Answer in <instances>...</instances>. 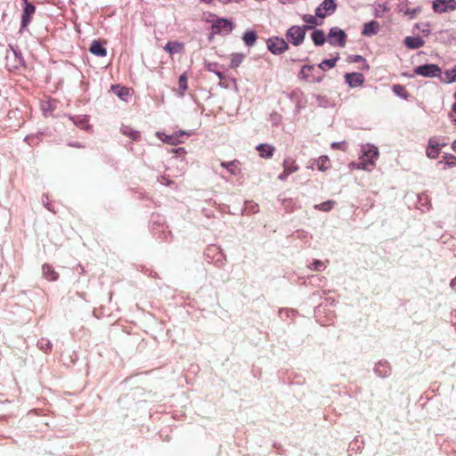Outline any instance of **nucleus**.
Here are the masks:
<instances>
[{
    "label": "nucleus",
    "mask_w": 456,
    "mask_h": 456,
    "mask_svg": "<svg viewBox=\"0 0 456 456\" xmlns=\"http://www.w3.org/2000/svg\"><path fill=\"white\" fill-rule=\"evenodd\" d=\"M379 150L376 146L365 144L362 146V155L357 165L358 169L370 171L375 167V162L379 157Z\"/></svg>",
    "instance_id": "f257e3e1"
},
{
    "label": "nucleus",
    "mask_w": 456,
    "mask_h": 456,
    "mask_svg": "<svg viewBox=\"0 0 456 456\" xmlns=\"http://www.w3.org/2000/svg\"><path fill=\"white\" fill-rule=\"evenodd\" d=\"M335 9L336 4H334L333 0H324L316 9V17L310 16V18L306 20V21L312 25H305L302 28H314V26L321 25V23L316 21V19H323L327 15L332 13Z\"/></svg>",
    "instance_id": "f03ea898"
},
{
    "label": "nucleus",
    "mask_w": 456,
    "mask_h": 456,
    "mask_svg": "<svg viewBox=\"0 0 456 456\" xmlns=\"http://www.w3.org/2000/svg\"><path fill=\"white\" fill-rule=\"evenodd\" d=\"M298 78L308 83H320L324 78V74L314 65H305L302 67Z\"/></svg>",
    "instance_id": "7ed1b4c3"
},
{
    "label": "nucleus",
    "mask_w": 456,
    "mask_h": 456,
    "mask_svg": "<svg viewBox=\"0 0 456 456\" xmlns=\"http://www.w3.org/2000/svg\"><path fill=\"white\" fill-rule=\"evenodd\" d=\"M268 49L273 54H281L288 49V43L278 37H271L266 42Z\"/></svg>",
    "instance_id": "20e7f679"
},
{
    "label": "nucleus",
    "mask_w": 456,
    "mask_h": 456,
    "mask_svg": "<svg viewBox=\"0 0 456 456\" xmlns=\"http://www.w3.org/2000/svg\"><path fill=\"white\" fill-rule=\"evenodd\" d=\"M445 146V143H440L435 137L428 140V143L426 150V155L428 158L436 159L438 158L441 148Z\"/></svg>",
    "instance_id": "39448f33"
},
{
    "label": "nucleus",
    "mask_w": 456,
    "mask_h": 456,
    "mask_svg": "<svg viewBox=\"0 0 456 456\" xmlns=\"http://www.w3.org/2000/svg\"><path fill=\"white\" fill-rule=\"evenodd\" d=\"M415 73L417 75H420L427 77H433L439 76L441 73V69L437 65L435 64H426L422 66H418L415 69Z\"/></svg>",
    "instance_id": "423d86ee"
},
{
    "label": "nucleus",
    "mask_w": 456,
    "mask_h": 456,
    "mask_svg": "<svg viewBox=\"0 0 456 456\" xmlns=\"http://www.w3.org/2000/svg\"><path fill=\"white\" fill-rule=\"evenodd\" d=\"M433 10L436 12H445L453 11L456 8L455 0H435L432 4Z\"/></svg>",
    "instance_id": "0eeeda50"
},
{
    "label": "nucleus",
    "mask_w": 456,
    "mask_h": 456,
    "mask_svg": "<svg viewBox=\"0 0 456 456\" xmlns=\"http://www.w3.org/2000/svg\"><path fill=\"white\" fill-rule=\"evenodd\" d=\"M346 38L344 30H330L327 40L333 45L344 46Z\"/></svg>",
    "instance_id": "6e6552de"
},
{
    "label": "nucleus",
    "mask_w": 456,
    "mask_h": 456,
    "mask_svg": "<svg viewBox=\"0 0 456 456\" xmlns=\"http://www.w3.org/2000/svg\"><path fill=\"white\" fill-rule=\"evenodd\" d=\"M184 134V132H179L175 133L173 134L167 135L164 133L158 132L156 134L157 137L161 140L163 142L170 144V145H176L178 143H181L182 141L180 140V137Z\"/></svg>",
    "instance_id": "1a4fd4ad"
},
{
    "label": "nucleus",
    "mask_w": 456,
    "mask_h": 456,
    "mask_svg": "<svg viewBox=\"0 0 456 456\" xmlns=\"http://www.w3.org/2000/svg\"><path fill=\"white\" fill-rule=\"evenodd\" d=\"M345 79L351 87L361 86L364 82L363 75L357 72L346 74Z\"/></svg>",
    "instance_id": "9d476101"
},
{
    "label": "nucleus",
    "mask_w": 456,
    "mask_h": 456,
    "mask_svg": "<svg viewBox=\"0 0 456 456\" xmlns=\"http://www.w3.org/2000/svg\"><path fill=\"white\" fill-rule=\"evenodd\" d=\"M106 41L94 40L89 48L90 53L96 56L105 57L107 55V51L104 47Z\"/></svg>",
    "instance_id": "9b49d317"
},
{
    "label": "nucleus",
    "mask_w": 456,
    "mask_h": 456,
    "mask_svg": "<svg viewBox=\"0 0 456 456\" xmlns=\"http://www.w3.org/2000/svg\"><path fill=\"white\" fill-rule=\"evenodd\" d=\"M305 35V30H288L287 38L295 45H300Z\"/></svg>",
    "instance_id": "f8f14e48"
},
{
    "label": "nucleus",
    "mask_w": 456,
    "mask_h": 456,
    "mask_svg": "<svg viewBox=\"0 0 456 456\" xmlns=\"http://www.w3.org/2000/svg\"><path fill=\"white\" fill-rule=\"evenodd\" d=\"M36 8L28 1H25L24 13L22 15L21 27L25 28L28 25L31 16L35 13Z\"/></svg>",
    "instance_id": "ddd939ff"
},
{
    "label": "nucleus",
    "mask_w": 456,
    "mask_h": 456,
    "mask_svg": "<svg viewBox=\"0 0 456 456\" xmlns=\"http://www.w3.org/2000/svg\"><path fill=\"white\" fill-rule=\"evenodd\" d=\"M259 156L264 159H271L273 156L275 148L267 143H261L256 146Z\"/></svg>",
    "instance_id": "4468645a"
},
{
    "label": "nucleus",
    "mask_w": 456,
    "mask_h": 456,
    "mask_svg": "<svg viewBox=\"0 0 456 456\" xmlns=\"http://www.w3.org/2000/svg\"><path fill=\"white\" fill-rule=\"evenodd\" d=\"M42 273L44 277L49 281H55L59 279V273L48 264L43 265Z\"/></svg>",
    "instance_id": "2eb2a0df"
},
{
    "label": "nucleus",
    "mask_w": 456,
    "mask_h": 456,
    "mask_svg": "<svg viewBox=\"0 0 456 456\" xmlns=\"http://www.w3.org/2000/svg\"><path fill=\"white\" fill-rule=\"evenodd\" d=\"M437 165H444L443 169L456 167V156L444 153L443 159L438 161Z\"/></svg>",
    "instance_id": "dca6fc26"
},
{
    "label": "nucleus",
    "mask_w": 456,
    "mask_h": 456,
    "mask_svg": "<svg viewBox=\"0 0 456 456\" xmlns=\"http://www.w3.org/2000/svg\"><path fill=\"white\" fill-rule=\"evenodd\" d=\"M404 45L409 49H418L424 45V40L420 37H407Z\"/></svg>",
    "instance_id": "f3484780"
},
{
    "label": "nucleus",
    "mask_w": 456,
    "mask_h": 456,
    "mask_svg": "<svg viewBox=\"0 0 456 456\" xmlns=\"http://www.w3.org/2000/svg\"><path fill=\"white\" fill-rule=\"evenodd\" d=\"M183 46L184 45L183 43L175 41V42H168L166 45L164 49L170 54H174V53L182 52V50L183 49Z\"/></svg>",
    "instance_id": "a211bd4d"
},
{
    "label": "nucleus",
    "mask_w": 456,
    "mask_h": 456,
    "mask_svg": "<svg viewBox=\"0 0 456 456\" xmlns=\"http://www.w3.org/2000/svg\"><path fill=\"white\" fill-rule=\"evenodd\" d=\"M316 165H317V168L320 171L324 172V171L328 170L330 167V159L328 158V156H321L316 160Z\"/></svg>",
    "instance_id": "6ab92c4d"
},
{
    "label": "nucleus",
    "mask_w": 456,
    "mask_h": 456,
    "mask_svg": "<svg viewBox=\"0 0 456 456\" xmlns=\"http://www.w3.org/2000/svg\"><path fill=\"white\" fill-rule=\"evenodd\" d=\"M211 28H232V22L225 19H216L213 21Z\"/></svg>",
    "instance_id": "aec40b11"
},
{
    "label": "nucleus",
    "mask_w": 456,
    "mask_h": 456,
    "mask_svg": "<svg viewBox=\"0 0 456 456\" xmlns=\"http://www.w3.org/2000/svg\"><path fill=\"white\" fill-rule=\"evenodd\" d=\"M283 168L290 175L291 174L297 171L298 166L296 164V161L293 159H285L283 161Z\"/></svg>",
    "instance_id": "412c9836"
},
{
    "label": "nucleus",
    "mask_w": 456,
    "mask_h": 456,
    "mask_svg": "<svg viewBox=\"0 0 456 456\" xmlns=\"http://www.w3.org/2000/svg\"><path fill=\"white\" fill-rule=\"evenodd\" d=\"M245 56L242 53H233L231 55V63L230 68L236 69L238 68L243 61Z\"/></svg>",
    "instance_id": "4be33fe9"
},
{
    "label": "nucleus",
    "mask_w": 456,
    "mask_h": 456,
    "mask_svg": "<svg viewBox=\"0 0 456 456\" xmlns=\"http://www.w3.org/2000/svg\"><path fill=\"white\" fill-rule=\"evenodd\" d=\"M338 61V58H334V59H326V60H323L319 65H318V69L320 71H324L326 70L327 69H332L333 67H335L336 65V62Z\"/></svg>",
    "instance_id": "5701e85b"
},
{
    "label": "nucleus",
    "mask_w": 456,
    "mask_h": 456,
    "mask_svg": "<svg viewBox=\"0 0 456 456\" xmlns=\"http://www.w3.org/2000/svg\"><path fill=\"white\" fill-rule=\"evenodd\" d=\"M336 205L334 200H327L325 202L314 205V208L320 211L328 212L331 210Z\"/></svg>",
    "instance_id": "b1692460"
},
{
    "label": "nucleus",
    "mask_w": 456,
    "mask_h": 456,
    "mask_svg": "<svg viewBox=\"0 0 456 456\" xmlns=\"http://www.w3.org/2000/svg\"><path fill=\"white\" fill-rule=\"evenodd\" d=\"M312 38L316 45H322L326 40L322 30H314L312 34Z\"/></svg>",
    "instance_id": "393cba45"
},
{
    "label": "nucleus",
    "mask_w": 456,
    "mask_h": 456,
    "mask_svg": "<svg viewBox=\"0 0 456 456\" xmlns=\"http://www.w3.org/2000/svg\"><path fill=\"white\" fill-rule=\"evenodd\" d=\"M227 170L230 172L231 175H233L239 174L240 171V162L237 159L230 161Z\"/></svg>",
    "instance_id": "a878e982"
},
{
    "label": "nucleus",
    "mask_w": 456,
    "mask_h": 456,
    "mask_svg": "<svg viewBox=\"0 0 456 456\" xmlns=\"http://www.w3.org/2000/svg\"><path fill=\"white\" fill-rule=\"evenodd\" d=\"M256 39V35L253 30L247 31L243 36L245 44L248 46L253 45Z\"/></svg>",
    "instance_id": "bb28decb"
},
{
    "label": "nucleus",
    "mask_w": 456,
    "mask_h": 456,
    "mask_svg": "<svg viewBox=\"0 0 456 456\" xmlns=\"http://www.w3.org/2000/svg\"><path fill=\"white\" fill-rule=\"evenodd\" d=\"M392 89L396 95L402 98L407 99L409 96V94L406 91L405 87L402 85H394Z\"/></svg>",
    "instance_id": "cd10ccee"
},
{
    "label": "nucleus",
    "mask_w": 456,
    "mask_h": 456,
    "mask_svg": "<svg viewBox=\"0 0 456 456\" xmlns=\"http://www.w3.org/2000/svg\"><path fill=\"white\" fill-rule=\"evenodd\" d=\"M122 133L131 138L133 141H136L140 137V134L132 128L126 126L122 129Z\"/></svg>",
    "instance_id": "c85d7f7f"
},
{
    "label": "nucleus",
    "mask_w": 456,
    "mask_h": 456,
    "mask_svg": "<svg viewBox=\"0 0 456 456\" xmlns=\"http://www.w3.org/2000/svg\"><path fill=\"white\" fill-rule=\"evenodd\" d=\"M178 86L179 89L181 90V94L183 95L187 89V77L185 76V74L180 76Z\"/></svg>",
    "instance_id": "c756f323"
},
{
    "label": "nucleus",
    "mask_w": 456,
    "mask_h": 456,
    "mask_svg": "<svg viewBox=\"0 0 456 456\" xmlns=\"http://www.w3.org/2000/svg\"><path fill=\"white\" fill-rule=\"evenodd\" d=\"M311 268L315 271H321L322 268H325V264L320 260H314Z\"/></svg>",
    "instance_id": "7c9ffc66"
},
{
    "label": "nucleus",
    "mask_w": 456,
    "mask_h": 456,
    "mask_svg": "<svg viewBox=\"0 0 456 456\" xmlns=\"http://www.w3.org/2000/svg\"><path fill=\"white\" fill-rule=\"evenodd\" d=\"M119 97H123L124 95L128 94V90L126 87L117 86V91L115 92Z\"/></svg>",
    "instance_id": "2f4dec72"
},
{
    "label": "nucleus",
    "mask_w": 456,
    "mask_h": 456,
    "mask_svg": "<svg viewBox=\"0 0 456 456\" xmlns=\"http://www.w3.org/2000/svg\"><path fill=\"white\" fill-rule=\"evenodd\" d=\"M331 148L335 149V150L345 151L346 150V143L344 142H333L331 144Z\"/></svg>",
    "instance_id": "473e14b6"
},
{
    "label": "nucleus",
    "mask_w": 456,
    "mask_h": 456,
    "mask_svg": "<svg viewBox=\"0 0 456 456\" xmlns=\"http://www.w3.org/2000/svg\"><path fill=\"white\" fill-rule=\"evenodd\" d=\"M449 117L456 124V102L452 105V112L449 114Z\"/></svg>",
    "instance_id": "72a5a7b5"
},
{
    "label": "nucleus",
    "mask_w": 456,
    "mask_h": 456,
    "mask_svg": "<svg viewBox=\"0 0 456 456\" xmlns=\"http://www.w3.org/2000/svg\"><path fill=\"white\" fill-rule=\"evenodd\" d=\"M376 25H378V23H377V22H375V21H370V22L365 23V24H364L363 28H365V29H368V28H374V26H376Z\"/></svg>",
    "instance_id": "f704fd0d"
},
{
    "label": "nucleus",
    "mask_w": 456,
    "mask_h": 456,
    "mask_svg": "<svg viewBox=\"0 0 456 456\" xmlns=\"http://www.w3.org/2000/svg\"><path fill=\"white\" fill-rule=\"evenodd\" d=\"M289 174L283 169V172L279 175L280 180H286L289 177Z\"/></svg>",
    "instance_id": "c9c22d12"
},
{
    "label": "nucleus",
    "mask_w": 456,
    "mask_h": 456,
    "mask_svg": "<svg viewBox=\"0 0 456 456\" xmlns=\"http://www.w3.org/2000/svg\"><path fill=\"white\" fill-rule=\"evenodd\" d=\"M377 30H362V34L365 36H372L375 35Z\"/></svg>",
    "instance_id": "e433bc0d"
},
{
    "label": "nucleus",
    "mask_w": 456,
    "mask_h": 456,
    "mask_svg": "<svg viewBox=\"0 0 456 456\" xmlns=\"http://www.w3.org/2000/svg\"><path fill=\"white\" fill-rule=\"evenodd\" d=\"M451 286L456 289V277L451 281Z\"/></svg>",
    "instance_id": "4c0bfd02"
},
{
    "label": "nucleus",
    "mask_w": 456,
    "mask_h": 456,
    "mask_svg": "<svg viewBox=\"0 0 456 456\" xmlns=\"http://www.w3.org/2000/svg\"><path fill=\"white\" fill-rule=\"evenodd\" d=\"M452 149L453 151L456 152V139L453 141V142L452 143Z\"/></svg>",
    "instance_id": "58836bf2"
},
{
    "label": "nucleus",
    "mask_w": 456,
    "mask_h": 456,
    "mask_svg": "<svg viewBox=\"0 0 456 456\" xmlns=\"http://www.w3.org/2000/svg\"><path fill=\"white\" fill-rule=\"evenodd\" d=\"M228 165H229V162H224V161L221 162V166H222L223 167L226 168V169H227V167H228Z\"/></svg>",
    "instance_id": "ea45409f"
},
{
    "label": "nucleus",
    "mask_w": 456,
    "mask_h": 456,
    "mask_svg": "<svg viewBox=\"0 0 456 456\" xmlns=\"http://www.w3.org/2000/svg\"><path fill=\"white\" fill-rule=\"evenodd\" d=\"M360 60H362V57L360 55H357L354 57V61H359Z\"/></svg>",
    "instance_id": "a19ab883"
},
{
    "label": "nucleus",
    "mask_w": 456,
    "mask_h": 456,
    "mask_svg": "<svg viewBox=\"0 0 456 456\" xmlns=\"http://www.w3.org/2000/svg\"><path fill=\"white\" fill-rule=\"evenodd\" d=\"M291 28H292V29H295V28H300V27H298V26H293Z\"/></svg>",
    "instance_id": "79ce46f5"
},
{
    "label": "nucleus",
    "mask_w": 456,
    "mask_h": 456,
    "mask_svg": "<svg viewBox=\"0 0 456 456\" xmlns=\"http://www.w3.org/2000/svg\"><path fill=\"white\" fill-rule=\"evenodd\" d=\"M183 148H179L178 150L175 151V152H178L179 151H183Z\"/></svg>",
    "instance_id": "37998d69"
},
{
    "label": "nucleus",
    "mask_w": 456,
    "mask_h": 456,
    "mask_svg": "<svg viewBox=\"0 0 456 456\" xmlns=\"http://www.w3.org/2000/svg\"><path fill=\"white\" fill-rule=\"evenodd\" d=\"M454 98L456 99V91H455V94H454Z\"/></svg>",
    "instance_id": "c03bdc74"
}]
</instances>
